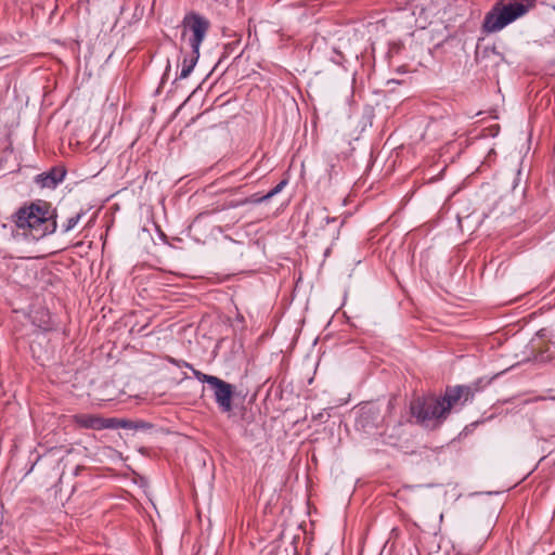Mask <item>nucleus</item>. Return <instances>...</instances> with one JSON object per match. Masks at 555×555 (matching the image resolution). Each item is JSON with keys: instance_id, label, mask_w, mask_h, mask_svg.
I'll return each mask as SVG.
<instances>
[{"instance_id": "f257e3e1", "label": "nucleus", "mask_w": 555, "mask_h": 555, "mask_svg": "<svg viewBox=\"0 0 555 555\" xmlns=\"http://www.w3.org/2000/svg\"><path fill=\"white\" fill-rule=\"evenodd\" d=\"M475 390L467 385L449 386L442 397H426L418 401V426L426 430L438 429L452 409L473 400Z\"/></svg>"}, {"instance_id": "f03ea898", "label": "nucleus", "mask_w": 555, "mask_h": 555, "mask_svg": "<svg viewBox=\"0 0 555 555\" xmlns=\"http://www.w3.org/2000/svg\"><path fill=\"white\" fill-rule=\"evenodd\" d=\"M13 221L24 234L34 240H40L56 230V214L47 202L31 203L21 207L14 215Z\"/></svg>"}, {"instance_id": "7ed1b4c3", "label": "nucleus", "mask_w": 555, "mask_h": 555, "mask_svg": "<svg viewBox=\"0 0 555 555\" xmlns=\"http://www.w3.org/2000/svg\"><path fill=\"white\" fill-rule=\"evenodd\" d=\"M538 0H498L486 13L481 30L483 34H495L509 24L528 14Z\"/></svg>"}, {"instance_id": "20e7f679", "label": "nucleus", "mask_w": 555, "mask_h": 555, "mask_svg": "<svg viewBox=\"0 0 555 555\" xmlns=\"http://www.w3.org/2000/svg\"><path fill=\"white\" fill-rule=\"evenodd\" d=\"M193 375L202 383L208 384L214 389L216 403L221 412L228 413L232 410L233 386L217 376L205 374L193 370Z\"/></svg>"}, {"instance_id": "39448f33", "label": "nucleus", "mask_w": 555, "mask_h": 555, "mask_svg": "<svg viewBox=\"0 0 555 555\" xmlns=\"http://www.w3.org/2000/svg\"><path fill=\"white\" fill-rule=\"evenodd\" d=\"M182 24L183 35L191 34L189 37L191 49L199 50L210 26L209 21L197 13H190L184 16Z\"/></svg>"}, {"instance_id": "423d86ee", "label": "nucleus", "mask_w": 555, "mask_h": 555, "mask_svg": "<svg viewBox=\"0 0 555 555\" xmlns=\"http://www.w3.org/2000/svg\"><path fill=\"white\" fill-rule=\"evenodd\" d=\"M66 171L61 168H52L48 172L40 173L36 177V183L43 189H55L63 182Z\"/></svg>"}, {"instance_id": "0eeeda50", "label": "nucleus", "mask_w": 555, "mask_h": 555, "mask_svg": "<svg viewBox=\"0 0 555 555\" xmlns=\"http://www.w3.org/2000/svg\"><path fill=\"white\" fill-rule=\"evenodd\" d=\"M198 59H199V50L191 49V52L189 54L184 55V57L182 60V68H181L180 75H179L180 79H185L191 75L195 65L197 64Z\"/></svg>"}, {"instance_id": "6e6552de", "label": "nucleus", "mask_w": 555, "mask_h": 555, "mask_svg": "<svg viewBox=\"0 0 555 555\" xmlns=\"http://www.w3.org/2000/svg\"><path fill=\"white\" fill-rule=\"evenodd\" d=\"M320 212L321 214L319 217L321 225L324 227L328 224H334L333 229L328 231V236L332 237L333 240H337L339 236L340 228L344 225V221H339L336 217H330L325 215V208H322Z\"/></svg>"}, {"instance_id": "1a4fd4ad", "label": "nucleus", "mask_w": 555, "mask_h": 555, "mask_svg": "<svg viewBox=\"0 0 555 555\" xmlns=\"http://www.w3.org/2000/svg\"><path fill=\"white\" fill-rule=\"evenodd\" d=\"M75 422L82 428H90L101 430V426H104L101 423V417L94 416L91 414H80L75 416Z\"/></svg>"}, {"instance_id": "9d476101", "label": "nucleus", "mask_w": 555, "mask_h": 555, "mask_svg": "<svg viewBox=\"0 0 555 555\" xmlns=\"http://www.w3.org/2000/svg\"><path fill=\"white\" fill-rule=\"evenodd\" d=\"M269 197H267V194L264 195H259L258 193L256 194H253L250 195L249 197L245 198V199H242L240 202H237L235 205H232V207H238V206H242V205H245V204H260L262 202H266L268 201Z\"/></svg>"}, {"instance_id": "9b49d317", "label": "nucleus", "mask_w": 555, "mask_h": 555, "mask_svg": "<svg viewBox=\"0 0 555 555\" xmlns=\"http://www.w3.org/2000/svg\"><path fill=\"white\" fill-rule=\"evenodd\" d=\"M80 218H81V214H77L75 216L69 217L66 220V223L63 224L62 232L63 233H67L69 231H72L77 225V223L79 222Z\"/></svg>"}, {"instance_id": "f8f14e48", "label": "nucleus", "mask_w": 555, "mask_h": 555, "mask_svg": "<svg viewBox=\"0 0 555 555\" xmlns=\"http://www.w3.org/2000/svg\"><path fill=\"white\" fill-rule=\"evenodd\" d=\"M286 184H287V180L280 181L272 190H270L267 193V197H269V199L272 198L273 196L279 194L280 192H282V190L286 186Z\"/></svg>"}, {"instance_id": "ddd939ff", "label": "nucleus", "mask_w": 555, "mask_h": 555, "mask_svg": "<svg viewBox=\"0 0 555 555\" xmlns=\"http://www.w3.org/2000/svg\"><path fill=\"white\" fill-rule=\"evenodd\" d=\"M118 421L119 420H117V418H103V417H101V423L104 425V426H101V429L117 428Z\"/></svg>"}, {"instance_id": "4468645a", "label": "nucleus", "mask_w": 555, "mask_h": 555, "mask_svg": "<svg viewBox=\"0 0 555 555\" xmlns=\"http://www.w3.org/2000/svg\"><path fill=\"white\" fill-rule=\"evenodd\" d=\"M176 366L178 367H186L190 369L192 372L195 370L193 365L184 360L178 359Z\"/></svg>"}, {"instance_id": "2eb2a0df", "label": "nucleus", "mask_w": 555, "mask_h": 555, "mask_svg": "<svg viewBox=\"0 0 555 555\" xmlns=\"http://www.w3.org/2000/svg\"><path fill=\"white\" fill-rule=\"evenodd\" d=\"M117 428H126V429L132 428L131 422L126 421V420H119Z\"/></svg>"}, {"instance_id": "dca6fc26", "label": "nucleus", "mask_w": 555, "mask_h": 555, "mask_svg": "<svg viewBox=\"0 0 555 555\" xmlns=\"http://www.w3.org/2000/svg\"><path fill=\"white\" fill-rule=\"evenodd\" d=\"M165 359L167 362H169L170 364H173V365H176L177 361H178V359L170 357V356H166Z\"/></svg>"}, {"instance_id": "f3484780", "label": "nucleus", "mask_w": 555, "mask_h": 555, "mask_svg": "<svg viewBox=\"0 0 555 555\" xmlns=\"http://www.w3.org/2000/svg\"><path fill=\"white\" fill-rule=\"evenodd\" d=\"M410 410H411L412 415H415V413H416V408H415V405H414V402H413V401H412V402H411V404H410Z\"/></svg>"}, {"instance_id": "a211bd4d", "label": "nucleus", "mask_w": 555, "mask_h": 555, "mask_svg": "<svg viewBox=\"0 0 555 555\" xmlns=\"http://www.w3.org/2000/svg\"><path fill=\"white\" fill-rule=\"evenodd\" d=\"M81 466H76L74 475L77 476L79 474V470L81 469Z\"/></svg>"}, {"instance_id": "6ab92c4d", "label": "nucleus", "mask_w": 555, "mask_h": 555, "mask_svg": "<svg viewBox=\"0 0 555 555\" xmlns=\"http://www.w3.org/2000/svg\"><path fill=\"white\" fill-rule=\"evenodd\" d=\"M186 378H189V376H188V374H186V373H184V374H183V379H186Z\"/></svg>"}]
</instances>
